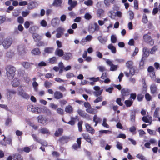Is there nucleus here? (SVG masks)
I'll return each mask as SVG.
<instances>
[{
    "label": "nucleus",
    "instance_id": "nucleus-1",
    "mask_svg": "<svg viewBox=\"0 0 160 160\" xmlns=\"http://www.w3.org/2000/svg\"><path fill=\"white\" fill-rule=\"evenodd\" d=\"M133 62L132 61H129L126 63V66L129 69V72L126 71L124 72L125 76L128 77L132 76L135 74V69L132 66Z\"/></svg>",
    "mask_w": 160,
    "mask_h": 160
},
{
    "label": "nucleus",
    "instance_id": "nucleus-2",
    "mask_svg": "<svg viewBox=\"0 0 160 160\" xmlns=\"http://www.w3.org/2000/svg\"><path fill=\"white\" fill-rule=\"evenodd\" d=\"M7 75L8 78L9 79H12L15 75L16 68L13 66H9L6 67Z\"/></svg>",
    "mask_w": 160,
    "mask_h": 160
},
{
    "label": "nucleus",
    "instance_id": "nucleus-3",
    "mask_svg": "<svg viewBox=\"0 0 160 160\" xmlns=\"http://www.w3.org/2000/svg\"><path fill=\"white\" fill-rule=\"evenodd\" d=\"M3 36L0 34V40L3 38ZM12 42V39L11 38H7L4 39L3 42L0 41V45L2 43L3 46L5 49H8L11 45Z\"/></svg>",
    "mask_w": 160,
    "mask_h": 160
},
{
    "label": "nucleus",
    "instance_id": "nucleus-4",
    "mask_svg": "<svg viewBox=\"0 0 160 160\" xmlns=\"http://www.w3.org/2000/svg\"><path fill=\"white\" fill-rule=\"evenodd\" d=\"M18 95L22 98L26 99H28L29 98V95L27 94L22 87H19L18 89Z\"/></svg>",
    "mask_w": 160,
    "mask_h": 160
},
{
    "label": "nucleus",
    "instance_id": "nucleus-5",
    "mask_svg": "<svg viewBox=\"0 0 160 160\" xmlns=\"http://www.w3.org/2000/svg\"><path fill=\"white\" fill-rule=\"evenodd\" d=\"M28 110L29 111H32L35 113H40L42 112L40 108L38 107H35L31 105H29L27 106Z\"/></svg>",
    "mask_w": 160,
    "mask_h": 160
},
{
    "label": "nucleus",
    "instance_id": "nucleus-6",
    "mask_svg": "<svg viewBox=\"0 0 160 160\" xmlns=\"http://www.w3.org/2000/svg\"><path fill=\"white\" fill-rule=\"evenodd\" d=\"M106 63L110 66V71H116L118 68V65L113 64V62L109 59H106Z\"/></svg>",
    "mask_w": 160,
    "mask_h": 160
},
{
    "label": "nucleus",
    "instance_id": "nucleus-7",
    "mask_svg": "<svg viewBox=\"0 0 160 160\" xmlns=\"http://www.w3.org/2000/svg\"><path fill=\"white\" fill-rule=\"evenodd\" d=\"M143 38L144 42L148 43L151 45L154 44V40L152 39L150 36L146 34L143 36Z\"/></svg>",
    "mask_w": 160,
    "mask_h": 160
},
{
    "label": "nucleus",
    "instance_id": "nucleus-8",
    "mask_svg": "<svg viewBox=\"0 0 160 160\" xmlns=\"http://www.w3.org/2000/svg\"><path fill=\"white\" fill-rule=\"evenodd\" d=\"M18 74L21 76L23 77L24 80L27 82H29L30 79L28 77L27 74L25 73L24 70H18Z\"/></svg>",
    "mask_w": 160,
    "mask_h": 160
},
{
    "label": "nucleus",
    "instance_id": "nucleus-9",
    "mask_svg": "<svg viewBox=\"0 0 160 160\" xmlns=\"http://www.w3.org/2000/svg\"><path fill=\"white\" fill-rule=\"evenodd\" d=\"M96 91L93 92L94 96L96 97L100 96L102 93L103 90H100V87L98 86H95L93 88Z\"/></svg>",
    "mask_w": 160,
    "mask_h": 160
},
{
    "label": "nucleus",
    "instance_id": "nucleus-10",
    "mask_svg": "<svg viewBox=\"0 0 160 160\" xmlns=\"http://www.w3.org/2000/svg\"><path fill=\"white\" fill-rule=\"evenodd\" d=\"M85 126L87 131L88 132L92 134H93L95 133V130L91 127L90 124L88 123H86L85 124Z\"/></svg>",
    "mask_w": 160,
    "mask_h": 160
},
{
    "label": "nucleus",
    "instance_id": "nucleus-11",
    "mask_svg": "<svg viewBox=\"0 0 160 160\" xmlns=\"http://www.w3.org/2000/svg\"><path fill=\"white\" fill-rule=\"evenodd\" d=\"M37 119L39 122L43 124H46L48 123L47 119L45 117H43L42 115L38 116Z\"/></svg>",
    "mask_w": 160,
    "mask_h": 160
},
{
    "label": "nucleus",
    "instance_id": "nucleus-12",
    "mask_svg": "<svg viewBox=\"0 0 160 160\" xmlns=\"http://www.w3.org/2000/svg\"><path fill=\"white\" fill-rule=\"evenodd\" d=\"M38 5V2L35 0L31 1L29 2L28 6V8L29 9H32L35 8Z\"/></svg>",
    "mask_w": 160,
    "mask_h": 160
},
{
    "label": "nucleus",
    "instance_id": "nucleus-13",
    "mask_svg": "<svg viewBox=\"0 0 160 160\" xmlns=\"http://www.w3.org/2000/svg\"><path fill=\"white\" fill-rule=\"evenodd\" d=\"M142 60L145 59L149 55V50L146 47L143 48L142 50Z\"/></svg>",
    "mask_w": 160,
    "mask_h": 160
},
{
    "label": "nucleus",
    "instance_id": "nucleus-14",
    "mask_svg": "<svg viewBox=\"0 0 160 160\" xmlns=\"http://www.w3.org/2000/svg\"><path fill=\"white\" fill-rule=\"evenodd\" d=\"M18 54L21 55L24 54L26 52L25 47L23 45L19 46L18 48Z\"/></svg>",
    "mask_w": 160,
    "mask_h": 160
},
{
    "label": "nucleus",
    "instance_id": "nucleus-15",
    "mask_svg": "<svg viewBox=\"0 0 160 160\" xmlns=\"http://www.w3.org/2000/svg\"><path fill=\"white\" fill-rule=\"evenodd\" d=\"M77 142L78 144L75 143L72 146L73 148L75 150H77L78 148H80L81 142V138H78L77 139Z\"/></svg>",
    "mask_w": 160,
    "mask_h": 160
},
{
    "label": "nucleus",
    "instance_id": "nucleus-16",
    "mask_svg": "<svg viewBox=\"0 0 160 160\" xmlns=\"http://www.w3.org/2000/svg\"><path fill=\"white\" fill-rule=\"evenodd\" d=\"M54 97L57 99H59L63 98V94L59 91H56L54 94Z\"/></svg>",
    "mask_w": 160,
    "mask_h": 160
},
{
    "label": "nucleus",
    "instance_id": "nucleus-17",
    "mask_svg": "<svg viewBox=\"0 0 160 160\" xmlns=\"http://www.w3.org/2000/svg\"><path fill=\"white\" fill-rule=\"evenodd\" d=\"M142 120L146 123H149L150 124L151 123V117L149 116L143 117L142 118Z\"/></svg>",
    "mask_w": 160,
    "mask_h": 160
},
{
    "label": "nucleus",
    "instance_id": "nucleus-18",
    "mask_svg": "<svg viewBox=\"0 0 160 160\" xmlns=\"http://www.w3.org/2000/svg\"><path fill=\"white\" fill-rule=\"evenodd\" d=\"M82 136L87 142L90 143L92 145L93 143L91 141V138L88 134L83 133L82 134Z\"/></svg>",
    "mask_w": 160,
    "mask_h": 160
},
{
    "label": "nucleus",
    "instance_id": "nucleus-19",
    "mask_svg": "<svg viewBox=\"0 0 160 160\" xmlns=\"http://www.w3.org/2000/svg\"><path fill=\"white\" fill-rule=\"evenodd\" d=\"M62 2V0H54L52 5L56 7H61Z\"/></svg>",
    "mask_w": 160,
    "mask_h": 160
},
{
    "label": "nucleus",
    "instance_id": "nucleus-20",
    "mask_svg": "<svg viewBox=\"0 0 160 160\" xmlns=\"http://www.w3.org/2000/svg\"><path fill=\"white\" fill-rule=\"evenodd\" d=\"M20 84L19 80L17 78H14L12 81V84L13 87H16L18 86Z\"/></svg>",
    "mask_w": 160,
    "mask_h": 160
},
{
    "label": "nucleus",
    "instance_id": "nucleus-21",
    "mask_svg": "<svg viewBox=\"0 0 160 160\" xmlns=\"http://www.w3.org/2000/svg\"><path fill=\"white\" fill-rule=\"evenodd\" d=\"M31 53L33 55H38L41 54V52L38 48H36L32 50Z\"/></svg>",
    "mask_w": 160,
    "mask_h": 160
},
{
    "label": "nucleus",
    "instance_id": "nucleus-22",
    "mask_svg": "<svg viewBox=\"0 0 160 160\" xmlns=\"http://www.w3.org/2000/svg\"><path fill=\"white\" fill-rule=\"evenodd\" d=\"M98 39L100 43L103 44H105L107 41V37L102 38L101 36L98 37Z\"/></svg>",
    "mask_w": 160,
    "mask_h": 160
},
{
    "label": "nucleus",
    "instance_id": "nucleus-23",
    "mask_svg": "<svg viewBox=\"0 0 160 160\" xmlns=\"http://www.w3.org/2000/svg\"><path fill=\"white\" fill-rule=\"evenodd\" d=\"M63 51L60 49H57L55 52V54L59 57H61L63 55Z\"/></svg>",
    "mask_w": 160,
    "mask_h": 160
},
{
    "label": "nucleus",
    "instance_id": "nucleus-24",
    "mask_svg": "<svg viewBox=\"0 0 160 160\" xmlns=\"http://www.w3.org/2000/svg\"><path fill=\"white\" fill-rule=\"evenodd\" d=\"M41 112L46 113L48 114H50L51 113V110L48 108L46 107H43L41 108Z\"/></svg>",
    "mask_w": 160,
    "mask_h": 160
},
{
    "label": "nucleus",
    "instance_id": "nucleus-25",
    "mask_svg": "<svg viewBox=\"0 0 160 160\" xmlns=\"http://www.w3.org/2000/svg\"><path fill=\"white\" fill-rule=\"evenodd\" d=\"M151 92L152 94H154L157 90V88L155 84H152L150 87Z\"/></svg>",
    "mask_w": 160,
    "mask_h": 160
},
{
    "label": "nucleus",
    "instance_id": "nucleus-26",
    "mask_svg": "<svg viewBox=\"0 0 160 160\" xmlns=\"http://www.w3.org/2000/svg\"><path fill=\"white\" fill-rule=\"evenodd\" d=\"M59 20L58 18H55L52 19V24L54 27H56L59 23Z\"/></svg>",
    "mask_w": 160,
    "mask_h": 160
},
{
    "label": "nucleus",
    "instance_id": "nucleus-27",
    "mask_svg": "<svg viewBox=\"0 0 160 160\" xmlns=\"http://www.w3.org/2000/svg\"><path fill=\"white\" fill-rule=\"evenodd\" d=\"M53 51L54 48L53 47L46 48L44 50V52L48 53H51Z\"/></svg>",
    "mask_w": 160,
    "mask_h": 160
},
{
    "label": "nucleus",
    "instance_id": "nucleus-28",
    "mask_svg": "<svg viewBox=\"0 0 160 160\" xmlns=\"http://www.w3.org/2000/svg\"><path fill=\"white\" fill-rule=\"evenodd\" d=\"M121 93L123 96L122 98L123 100L124 99V97L128 96L129 94L128 90H125V89H122L121 91Z\"/></svg>",
    "mask_w": 160,
    "mask_h": 160
},
{
    "label": "nucleus",
    "instance_id": "nucleus-29",
    "mask_svg": "<svg viewBox=\"0 0 160 160\" xmlns=\"http://www.w3.org/2000/svg\"><path fill=\"white\" fill-rule=\"evenodd\" d=\"M72 57V56L71 53H68L65 54L64 55L63 58V59L66 60H68L69 59L71 58Z\"/></svg>",
    "mask_w": 160,
    "mask_h": 160
},
{
    "label": "nucleus",
    "instance_id": "nucleus-30",
    "mask_svg": "<svg viewBox=\"0 0 160 160\" xmlns=\"http://www.w3.org/2000/svg\"><path fill=\"white\" fill-rule=\"evenodd\" d=\"M63 131L62 129L59 128L55 132V135L57 137L61 136L62 134Z\"/></svg>",
    "mask_w": 160,
    "mask_h": 160
},
{
    "label": "nucleus",
    "instance_id": "nucleus-31",
    "mask_svg": "<svg viewBox=\"0 0 160 160\" xmlns=\"http://www.w3.org/2000/svg\"><path fill=\"white\" fill-rule=\"evenodd\" d=\"M108 48L111 50L112 53H115L116 52V49L112 44H109L108 46Z\"/></svg>",
    "mask_w": 160,
    "mask_h": 160
},
{
    "label": "nucleus",
    "instance_id": "nucleus-32",
    "mask_svg": "<svg viewBox=\"0 0 160 160\" xmlns=\"http://www.w3.org/2000/svg\"><path fill=\"white\" fill-rule=\"evenodd\" d=\"M22 65L25 68H29L31 64H32V63H30L27 62H23L21 63Z\"/></svg>",
    "mask_w": 160,
    "mask_h": 160
},
{
    "label": "nucleus",
    "instance_id": "nucleus-33",
    "mask_svg": "<svg viewBox=\"0 0 160 160\" xmlns=\"http://www.w3.org/2000/svg\"><path fill=\"white\" fill-rule=\"evenodd\" d=\"M40 132L42 134H49L50 132L46 128H42L39 130Z\"/></svg>",
    "mask_w": 160,
    "mask_h": 160
},
{
    "label": "nucleus",
    "instance_id": "nucleus-34",
    "mask_svg": "<svg viewBox=\"0 0 160 160\" xmlns=\"http://www.w3.org/2000/svg\"><path fill=\"white\" fill-rule=\"evenodd\" d=\"M65 111L68 113H71L73 111L71 105H68L66 107Z\"/></svg>",
    "mask_w": 160,
    "mask_h": 160
},
{
    "label": "nucleus",
    "instance_id": "nucleus-35",
    "mask_svg": "<svg viewBox=\"0 0 160 160\" xmlns=\"http://www.w3.org/2000/svg\"><path fill=\"white\" fill-rule=\"evenodd\" d=\"M33 38L34 40L36 42L40 40L41 38V37L40 35L36 33H35L33 34Z\"/></svg>",
    "mask_w": 160,
    "mask_h": 160
},
{
    "label": "nucleus",
    "instance_id": "nucleus-36",
    "mask_svg": "<svg viewBox=\"0 0 160 160\" xmlns=\"http://www.w3.org/2000/svg\"><path fill=\"white\" fill-rule=\"evenodd\" d=\"M16 91L13 89H8V97L9 98L10 95L12 94H14L16 93Z\"/></svg>",
    "mask_w": 160,
    "mask_h": 160
},
{
    "label": "nucleus",
    "instance_id": "nucleus-37",
    "mask_svg": "<svg viewBox=\"0 0 160 160\" xmlns=\"http://www.w3.org/2000/svg\"><path fill=\"white\" fill-rule=\"evenodd\" d=\"M136 157L138 159L141 160H147L146 157L141 153L138 154Z\"/></svg>",
    "mask_w": 160,
    "mask_h": 160
},
{
    "label": "nucleus",
    "instance_id": "nucleus-38",
    "mask_svg": "<svg viewBox=\"0 0 160 160\" xmlns=\"http://www.w3.org/2000/svg\"><path fill=\"white\" fill-rule=\"evenodd\" d=\"M104 13V11L102 9H98L97 11V16L99 17L102 16Z\"/></svg>",
    "mask_w": 160,
    "mask_h": 160
},
{
    "label": "nucleus",
    "instance_id": "nucleus-39",
    "mask_svg": "<svg viewBox=\"0 0 160 160\" xmlns=\"http://www.w3.org/2000/svg\"><path fill=\"white\" fill-rule=\"evenodd\" d=\"M95 109L92 108L91 107L88 109H86V111L88 113L94 114L97 112H95Z\"/></svg>",
    "mask_w": 160,
    "mask_h": 160
},
{
    "label": "nucleus",
    "instance_id": "nucleus-40",
    "mask_svg": "<svg viewBox=\"0 0 160 160\" xmlns=\"http://www.w3.org/2000/svg\"><path fill=\"white\" fill-rule=\"evenodd\" d=\"M57 59L55 57H53L49 58L48 60L49 62L52 64H54L56 63Z\"/></svg>",
    "mask_w": 160,
    "mask_h": 160
},
{
    "label": "nucleus",
    "instance_id": "nucleus-41",
    "mask_svg": "<svg viewBox=\"0 0 160 160\" xmlns=\"http://www.w3.org/2000/svg\"><path fill=\"white\" fill-rule=\"evenodd\" d=\"M89 32L91 33H93L95 32L94 27V25H90L88 28Z\"/></svg>",
    "mask_w": 160,
    "mask_h": 160
},
{
    "label": "nucleus",
    "instance_id": "nucleus-42",
    "mask_svg": "<svg viewBox=\"0 0 160 160\" xmlns=\"http://www.w3.org/2000/svg\"><path fill=\"white\" fill-rule=\"evenodd\" d=\"M125 103L127 107H130L133 103V101L132 100H127L125 101Z\"/></svg>",
    "mask_w": 160,
    "mask_h": 160
},
{
    "label": "nucleus",
    "instance_id": "nucleus-43",
    "mask_svg": "<svg viewBox=\"0 0 160 160\" xmlns=\"http://www.w3.org/2000/svg\"><path fill=\"white\" fill-rule=\"evenodd\" d=\"M32 85L34 90L36 91H37L38 86V83L36 82H33L32 83Z\"/></svg>",
    "mask_w": 160,
    "mask_h": 160
},
{
    "label": "nucleus",
    "instance_id": "nucleus-44",
    "mask_svg": "<svg viewBox=\"0 0 160 160\" xmlns=\"http://www.w3.org/2000/svg\"><path fill=\"white\" fill-rule=\"evenodd\" d=\"M33 24V22L32 21L29 22V21H26L24 23V27L26 28H28L30 26V24Z\"/></svg>",
    "mask_w": 160,
    "mask_h": 160
},
{
    "label": "nucleus",
    "instance_id": "nucleus-45",
    "mask_svg": "<svg viewBox=\"0 0 160 160\" xmlns=\"http://www.w3.org/2000/svg\"><path fill=\"white\" fill-rule=\"evenodd\" d=\"M102 126L104 127L109 128V125L107 123V119L106 118H104L103 120V122L102 124Z\"/></svg>",
    "mask_w": 160,
    "mask_h": 160
},
{
    "label": "nucleus",
    "instance_id": "nucleus-46",
    "mask_svg": "<svg viewBox=\"0 0 160 160\" xmlns=\"http://www.w3.org/2000/svg\"><path fill=\"white\" fill-rule=\"evenodd\" d=\"M160 108H157L154 112V117L155 118H157L158 116V113L160 110Z\"/></svg>",
    "mask_w": 160,
    "mask_h": 160
},
{
    "label": "nucleus",
    "instance_id": "nucleus-47",
    "mask_svg": "<svg viewBox=\"0 0 160 160\" xmlns=\"http://www.w3.org/2000/svg\"><path fill=\"white\" fill-rule=\"evenodd\" d=\"M142 22L144 23H147L148 22V20L146 15L145 14H143L142 16Z\"/></svg>",
    "mask_w": 160,
    "mask_h": 160
},
{
    "label": "nucleus",
    "instance_id": "nucleus-48",
    "mask_svg": "<svg viewBox=\"0 0 160 160\" xmlns=\"http://www.w3.org/2000/svg\"><path fill=\"white\" fill-rule=\"evenodd\" d=\"M135 120V114L134 112H132L130 116V120L132 122H134Z\"/></svg>",
    "mask_w": 160,
    "mask_h": 160
},
{
    "label": "nucleus",
    "instance_id": "nucleus-49",
    "mask_svg": "<svg viewBox=\"0 0 160 160\" xmlns=\"http://www.w3.org/2000/svg\"><path fill=\"white\" fill-rule=\"evenodd\" d=\"M93 3V2L92 0H88L84 2V4L88 6L92 5Z\"/></svg>",
    "mask_w": 160,
    "mask_h": 160
},
{
    "label": "nucleus",
    "instance_id": "nucleus-50",
    "mask_svg": "<svg viewBox=\"0 0 160 160\" xmlns=\"http://www.w3.org/2000/svg\"><path fill=\"white\" fill-rule=\"evenodd\" d=\"M78 114L81 116L84 117L86 116V113L81 110L79 109L77 111Z\"/></svg>",
    "mask_w": 160,
    "mask_h": 160
},
{
    "label": "nucleus",
    "instance_id": "nucleus-51",
    "mask_svg": "<svg viewBox=\"0 0 160 160\" xmlns=\"http://www.w3.org/2000/svg\"><path fill=\"white\" fill-rule=\"evenodd\" d=\"M82 122L81 121L79 122L78 123V128L79 131L80 132H81L82 130Z\"/></svg>",
    "mask_w": 160,
    "mask_h": 160
},
{
    "label": "nucleus",
    "instance_id": "nucleus-52",
    "mask_svg": "<svg viewBox=\"0 0 160 160\" xmlns=\"http://www.w3.org/2000/svg\"><path fill=\"white\" fill-rule=\"evenodd\" d=\"M129 15V19L131 20L133 19L134 18V14L133 12L131 11H129L128 12Z\"/></svg>",
    "mask_w": 160,
    "mask_h": 160
},
{
    "label": "nucleus",
    "instance_id": "nucleus-53",
    "mask_svg": "<svg viewBox=\"0 0 160 160\" xmlns=\"http://www.w3.org/2000/svg\"><path fill=\"white\" fill-rule=\"evenodd\" d=\"M52 85V83L46 81L45 82V87L47 88H50Z\"/></svg>",
    "mask_w": 160,
    "mask_h": 160
},
{
    "label": "nucleus",
    "instance_id": "nucleus-54",
    "mask_svg": "<svg viewBox=\"0 0 160 160\" xmlns=\"http://www.w3.org/2000/svg\"><path fill=\"white\" fill-rule=\"evenodd\" d=\"M103 98L102 96H100L97 98L94 101L95 103H97L102 101Z\"/></svg>",
    "mask_w": 160,
    "mask_h": 160
},
{
    "label": "nucleus",
    "instance_id": "nucleus-55",
    "mask_svg": "<svg viewBox=\"0 0 160 160\" xmlns=\"http://www.w3.org/2000/svg\"><path fill=\"white\" fill-rule=\"evenodd\" d=\"M92 38V37L91 35H88L85 38L86 41L88 42H90Z\"/></svg>",
    "mask_w": 160,
    "mask_h": 160
},
{
    "label": "nucleus",
    "instance_id": "nucleus-56",
    "mask_svg": "<svg viewBox=\"0 0 160 160\" xmlns=\"http://www.w3.org/2000/svg\"><path fill=\"white\" fill-rule=\"evenodd\" d=\"M147 130L148 132L151 135H155L156 134V132L153 130L148 129Z\"/></svg>",
    "mask_w": 160,
    "mask_h": 160
},
{
    "label": "nucleus",
    "instance_id": "nucleus-57",
    "mask_svg": "<svg viewBox=\"0 0 160 160\" xmlns=\"http://www.w3.org/2000/svg\"><path fill=\"white\" fill-rule=\"evenodd\" d=\"M99 132L100 134L105 133V134L111 133L112 132L111 131L107 130H101L99 131Z\"/></svg>",
    "mask_w": 160,
    "mask_h": 160
},
{
    "label": "nucleus",
    "instance_id": "nucleus-58",
    "mask_svg": "<svg viewBox=\"0 0 160 160\" xmlns=\"http://www.w3.org/2000/svg\"><path fill=\"white\" fill-rule=\"evenodd\" d=\"M57 32L63 34L64 31V29L61 27L58 28L56 30Z\"/></svg>",
    "mask_w": 160,
    "mask_h": 160
},
{
    "label": "nucleus",
    "instance_id": "nucleus-59",
    "mask_svg": "<svg viewBox=\"0 0 160 160\" xmlns=\"http://www.w3.org/2000/svg\"><path fill=\"white\" fill-rule=\"evenodd\" d=\"M111 40L112 42L113 43H115L116 42L117 38L114 35H112L111 36Z\"/></svg>",
    "mask_w": 160,
    "mask_h": 160
},
{
    "label": "nucleus",
    "instance_id": "nucleus-60",
    "mask_svg": "<svg viewBox=\"0 0 160 160\" xmlns=\"http://www.w3.org/2000/svg\"><path fill=\"white\" fill-rule=\"evenodd\" d=\"M101 120L100 118L97 117V115H95L93 118V121H97V122H99Z\"/></svg>",
    "mask_w": 160,
    "mask_h": 160
},
{
    "label": "nucleus",
    "instance_id": "nucleus-61",
    "mask_svg": "<svg viewBox=\"0 0 160 160\" xmlns=\"http://www.w3.org/2000/svg\"><path fill=\"white\" fill-rule=\"evenodd\" d=\"M145 98L147 101H150L152 99V97L148 93H146L145 95Z\"/></svg>",
    "mask_w": 160,
    "mask_h": 160
},
{
    "label": "nucleus",
    "instance_id": "nucleus-62",
    "mask_svg": "<svg viewBox=\"0 0 160 160\" xmlns=\"http://www.w3.org/2000/svg\"><path fill=\"white\" fill-rule=\"evenodd\" d=\"M77 4V2L76 1H73L70 4H68L70 5V6H72V7H73V8L75 7Z\"/></svg>",
    "mask_w": 160,
    "mask_h": 160
},
{
    "label": "nucleus",
    "instance_id": "nucleus-63",
    "mask_svg": "<svg viewBox=\"0 0 160 160\" xmlns=\"http://www.w3.org/2000/svg\"><path fill=\"white\" fill-rule=\"evenodd\" d=\"M98 68L101 72H103L105 70V68L104 66H99L98 67Z\"/></svg>",
    "mask_w": 160,
    "mask_h": 160
},
{
    "label": "nucleus",
    "instance_id": "nucleus-64",
    "mask_svg": "<svg viewBox=\"0 0 160 160\" xmlns=\"http://www.w3.org/2000/svg\"><path fill=\"white\" fill-rule=\"evenodd\" d=\"M84 17L86 19L89 20L91 18L92 16L89 13H87L85 14Z\"/></svg>",
    "mask_w": 160,
    "mask_h": 160
}]
</instances>
